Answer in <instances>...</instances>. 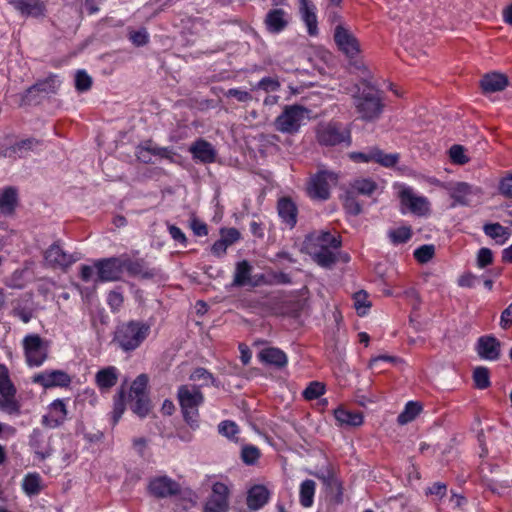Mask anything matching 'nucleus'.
I'll use <instances>...</instances> for the list:
<instances>
[{
  "mask_svg": "<svg viewBox=\"0 0 512 512\" xmlns=\"http://www.w3.org/2000/svg\"><path fill=\"white\" fill-rule=\"evenodd\" d=\"M483 231L488 237L500 244H503L510 236L509 229L500 223H487L484 225Z\"/></svg>",
  "mask_w": 512,
  "mask_h": 512,
  "instance_id": "35",
  "label": "nucleus"
},
{
  "mask_svg": "<svg viewBox=\"0 0 512 512\" xmlns=\"http://www.w3.org/2000/svg\"><path fill=\"white\" fill-rule=\"evenodd\" d=\"M258 357L261 362L274 366L278 369L284 368L288 362L286 354L279 348L275 347L262 349L259 352Z\"/></svg>",
  "mask_w": 512,
  "mask_h": 512,
  "instance_id": "28",
  "label": "nucleus"
},
{
  "mask_svg": "<svg viewBox=\"0 0 512 512\" xmlns=\"http://www.w3.org/2000/svg\"><path fill=\"white\" fill-rule=\"evenodd\" d=\"M180 485L167 476L152 479L149 483L150 493L157 498H166L180 493Z\"/></svg>",
  "mask_w": 512,
  "mask_h": 512,
  "instance_id": "18",
  "label": "nucleus"
},
{
  "mask_svg": "<svg viewBox=\"0 0 512 512\" xmlns=\"http://www.w3.org/2000/svg\"><path fill=\"white\" fill-rule=\"evenodd\" d=\"M123 267L130 276L141 279H152L159 274V270L150 268L143 258H132L126 254L123 255Z\"/></svg>",
  "mask_w": 512,
  "mask_h": 512,
  "instance_id": "15",
  "label": "nucleus"
},
{
  "mask_svg": "<svg viewBox=\"0 0 512 512\" xmlns=\"http://www.w3.org/2000/svg\"><path fill=\"white\" fill-rule=\"evenodd\" d=\"M476 351L480 358L496 361L501 355V342L494 336H481L477 340Z\"/></svg>",
  "mask_w": 512,
  "mask_h": 512,
  "instance_id": "20",
  "label": "nucleus"
},
{
  "mask_svg": "<svg viewBox=\"0 0 512 512\" xmlns=\"http://www.w3.org/2000/svg\"><path fill=\"white\" fill-rule=\"evenodd\" d=\"M16 395L17 388L10 378L8 368L0 364V410L10 415L19 414L21 404Z\"/></svg>",
  "mask_w": 512,
  "mask_h": 512,
  "instance_id": "8",
  "label": "nucleus"
},
{
  "mask_svg": "<svg viewBox=\"0 0 512 512\" xmlns=\"http://www.w3.org/2000/svg\"><path fill=\"white\" fill-rule=\"evenodd\" d=\"M334 416L341 427H357L363 423V415L361 412L347 410L343 407L337 408L334 411Z\"/></svg>",
  "mask_w": 512,
  "mask_h": 512,
  "instance_id": "29",
  "label": "nucleus"
},
{
  "mask_svg": "<svg viewBox=\"0 0 512 512\" xmlns=\"http://www.w3.org/2000/svg\"><path fill=\"white\" fill-rule=\"evenodd\" d=\"M338 175L328 170H319L310 176L306 184V193L312 200L326 201L330 198L331 188L336 186Z\"/></svg>",
  "mask_w": 512,
  "mask_h": 512,
  "instance_id": "6",
  "label": "nucleus"
},
{
  "mask_svg": "<svg viewBox=\"0 0 512 512\" xmlns=\"http://www.w3.org/2000/svg\"><path fill=\"white\" fill-rule=\"evenodd\" d=\"M15 10L25 17H43L46 13V5L42 0H9Z\"/></svg>",
  "mask_w": 512,
  "mask_h": 512,
  "instance_id": "21",
  "label": "nucleus"
},
{
  "mask_svg": "<svg viewBox=\"0 0 512 512\" xmlns=\"http://www.w3.org/2000/svg\"><path fill=\"white\" fill-rule=\"evenodd\" d=\"M500 326L507 330L512 326V303L503 310L500 317Z\"/></svg>",
  "mask_w": 512,
  "mask_h": 512,
  "instance_id": "63",
  "label": "nucleus"
},
{
  "mask_svg": "<svg viewBox=\"0 0 512 512\" xmlns=\"http://www.w3.org/2000/svg\"><path fill=\"white\" fill-rule=\"evenodd\" d=\"M97 269V281L108 282L120 280L124 271L123 255L98 260L94 263Z\"/></svg>",
  "mask_w": 512,
  "mask_h": 512,
  "instance_id": "11",
  "label": "nucleus"
},
{
  "mask_svg": "<svg viewBox=\"0 0 512 512\" xmlns=\"http://www.w3.org/2000/svg\"><path fill=\"white\" fill-rule=\"evenodd\" d=\"M92 78L84 71L79 70L75 75V87L78 91L84 92L91 88Z\"/></svg>",
  "mask_w": 512,
  "mask_h": 512,
  "instance_id": "51",
  "label": "nucleus"
},
{
  "mask_svg": "<svg viewBox=\"0 0 512 512\" xmlns=\"http://www.w3.org/2000/svg\"><path fill=\"white\" fill-rule=\"evenodd\" d=\"M389 237L394 244L406 243L412 237L409 227H400L389 232Z\"/></svg>",
  "mask_w": 512,
  "mask_h": 512,
  "instance_id": "49",
  "label": "nucleus"
},
{
  "mask_svg": "<svg viewBox=\"0 0 512 512\" xmlns=\"http://www.w3.org/2000/svg\"><path fill=\"white\" fill-rule=\"evenodd\" d=\"M39 144V140L35 138H27L13 142L12 138L7 136L0 143V157H24L29 151L34 150Z\"/></svg>",
  "mask_w": 512,
  "mask_h": 512,
  "instance_id": "12",
  "label": "nucleus"
},
{
  "mask_svg": "<svg viewBox=\"0 0 512 512\" xmlns=\"http://www.w3.org/2000/svg\"><path fill=\"white\" fill-rule=\"evenodd\" d=\"M119 370L115 366H107L95 374V384L101 393H108L117 384Z\"/></svg>",
  "mask_w": 512,
  "mask_h": 512,
  "instance_id": "24",
  "label": "nucleus"
},
{
  "mask_svg": "<svg viewBox=\"0 0 512 512\" xmlns=\"http://www.w3.org/2000/svg\"><path fill=\"white\" fill-rule=\"evenodd\" d=\"M344 208L351 215H358L362 211L361 205L354 197V194L350 192H348V195L345 199Z\"/></svg>",
  "mask_w": 512,
  "mask_h": 512,
  "instance_id": "57",
  "label": "nucleus"
},
{
  "mask_svg": "<svg viewBox=\"0 0 512 512\" xmlns=\"http://www.w3.org/2000/svg\"><path fill=\"white\" fill-rule=\"evenodd\" d=\"M22 488L29 496L38 495L43 489L41 476L36 472L27 474L23 479Z\"/></svg>",
  "mask_w": 512,
  "mask_h": 512,
  "instance_id": "38",
  "label": "nucleus"
},
{
  "mask_svg": "<svg viewBox=\"0 0 512 512\" xmlns=\"http://www.w3.org/2000/svg\"><path fill=\"white\" fill-rule=\"evenodd\" d=\"M226 96L227 97H233L237 101L243 102V103L250 102L253 99V96H252V94L250 92L244 91V90H240V89H237V88L229 89L226 92Z\"/></svg>",
  "mask_w": 512,
  "mask_h": 512,
  "instance_id": "62",
  "label": "nucleus"
},
{
  "mask_svg": "<svg viewBox=\"0 0 512 512\" xmlns=\"http://www.w3.org/2000/svg\"><path fill=\"white\" fill-rule=\"evenodd\" d=\"M316 483L311 479H306L300 485L299 501L304 508L313 505Z\"/></svg>",
  "mask_w": 512,
  "mask_h": 512,
  "instance_id": "36",
  "label": "nucleus"
},
{
  "mask_svg": "<svg viewBox=\"0 0 512 512\" xmlns=\"http://www.w3.org/2000/svg\"><path fill=\"white\" fill-rule=\"evenodd\" d=\"M507 85L508 78L500 73L486 74L481 80V88L487 93L502 91Z\"/></svg>",
  "mask_w": 512,
  "mask_h": 512,
  "instance_id": "30",
  "label": "nucleus"
},
{
  "mask_svg": "<svg viewBox=\"0 0 512 512\" xmlns=\"http://www.w3.org/2000/svg\"><path fill=\"white\" fill-rule=\"evenodd\" d=\"M129 40L137 47L144 46L148 43V34L145 29L129 32Z\"/></svg>",
  "mask_w": 512,
  "mask_h": 512,
  "instance_id": "58",
  "label": "nucleus"
},
{
  "mask_svg": "<svg viewBox=\"0 0 512 512\" xmlns=\"http://www.w3.org/2000/svg\"><path fill=\"white\" fill-rule=\"evenodd\" d=\"M435 253L433 245H422L414 251V257L419 263H427Z\"/></svg>",
  "mask_w": 512,
  "mask_h": 512,
  "instance_id": "50",
  "label": "nucleus"
},
{
  "mask_svg": "<svg viewBox=\"0 0 512 512\" xmlns=\"http://www.w3.org/2000/svg\"><path fill=\"white\" fill-rule=\"evenodd\" d=\"M400 159L398 153H385L378 147H373V163H377L383 167H394Z\"/></svg>",
  "mask_w": 512,
  "mask_h": 512,
  "instance_id": "39",
  "label": "nucleus"
},
{
  "mask_svg": "<svg viewBox=\"0 0 512 512\" xmlns=\"http://www.w3.org/2000/svg\"><path fill=\"white\" fill-rule=\"evenodd\" d=\"M228 497L229 489L227 485L216 482L212 486V493L205 504L204 512H227L229 507Z\"/></svg>",
  "mask_w": 512,
  "mask_h": 512,
  "instance_id": "14",
  "label": "nucleus"
},
{
  "mask_svg": "<svg viewBox=\"0 0 512 512\" xmlns=\"http://www.w3.org/2000/svg\"><path fill=\"white\" fill-rule=\"evenodd\" d=\"M150 325L141 321L131 320L118 327L115 341L119 347L128 352L137 349L147 338Z\"/></svg>",
  "mask_w": 512,
  "mask_h": 512,
  "instance_id": "5",
  "label": "nucleus"
},
{
  "mask_svg": "<svg viewBox=\"0 0 512 512\" xmlns=\"http://www.w3.org/2000/svg\"><path fill=\"white\" fill-rule=\"evenodd\" d=\"M314 132L315 140L321 147L350 146L352 142L351 129L338 120L320 121L315 126Z\"/></svg>",
  "mask_w": 512,
  "mask_h": 512,
  "instance_id": "3",
  "label": "nucleus"
},
{
  "mask_svg": "<svg viewBox=\"0 0 512 512\" xmlns=\"http://www.w3.org/2000/svg\"><path fill=\"white\" fill-rule=\"evenodd\" d=\"M107 301L113 311H118L123 305L124 297L121 292L113 290L109 292Z\"/></svg>",
  "mask_w": 512,
  "mask_h": 512,
  "instance_id": "59",
  "label": "nucleus"
},
{
  "mask_svg": "<svg viewBox=\"0 0 512 512\" xmlns=\"http://www.w3.org/2000/svg\"><path fill=\"white\" fill-rule=\"evenodd\" d=\"M280 86V82L277 78L264 77L257 83L255 89H260L265 92H275L280 88Z\"/></svg>",
  "mask_w": 512,
  "mask_h": 512,
  "instance_id": "56",
  "label": "nucleus"
},
{
  "mask_svg": "<svg viewBox=\"0 0 512 512\" xmlns=\"http://www.w3.org/2000/svg\"><path fill=\"white\" fill-rule=\"evenodd\" d=\"M269 499V491L263 485H255L247 495V505L250 509L258 510L263 507Z\"/></svg>",
  "mask_w": 512,
  "mask_h": 512,
  "instance_id": "33",
  "label": "nucleus"
},
{
  "mask_svg": "<svg viewBox=\"0 0 512 512\" xmlns=\"http://www.w3.org/2000/svg\"><path fill=\"white\" fill-rule=\"evenodd\" d=\"M450 197L454 199V204L468 205V197L480 192V189L474 188L466 182L449 183L445 186Z\"/></svg>",
  "mask_w": 512,
  "mask_h": 512,
  "instance_id": "22",
  "label": "nucleus"
},
{
  "mask_svg": "<svg viewBox=\"0 0 512 512\" xmlns=\"http://www.w3.org/2000/svg\"><path fill=\"white\" fill-rule=\"evenodd\" d=\"M218 431L221 435L229 439H234L238 434L239 429L235 422L225 420L218 425Z\"/></svg>",
  "mask_w": 512,
  "mask_h": 512,
  "instance_id": "52",
  "label": "nucleus"
},
{
  "mask_svg": "<svg viewBox=\"0 0 512 512\" xmlns=\"http://www.w3.org/2000/svg\"><path fill=\"white\" fill-rule=\"evenodd\" d=\"M325 392V385L318 381L311 382L303 391V397L306 400H315L322 396Z\"/></svg>",
  "mask_w": 512,
  "mask_h": 512,
  "instance_id": "47",
  "label": "nucleus"
},
{
  "mask_svg": "<svg viewBox=\"0 0 512 512\" xmlns=\"http://www.w3.org/2000/svg\"><path fill=\"white\" fill-rule=\"evenodd\" d=\"M323 483L330 489L331 492L336 493L337 502H342L343 487L339 479L332 473L326 476H319Z\"/></svg>",
  "mask_w": 512,
  "mask_h": 512,
  "instance_id": "46",
  "label": "nucleus"
},
{
  "mask_svg": "<svg viewBox=\"0 0 512 512\" xmlns=\"http://www.w3.org/2000/svg\"><path fill=\"white\" fill-rule=\"evenodd\" d=\"M33 382L40 384L45 388H50L53 386H68L71 382L69 375L61 370H54L51 372H42L36 374L33 377Z\"/></svg>",
  "mask_w": 512,
  "mask_h": 512,
  "instance_id": "23",
  "label": "nucleus"
},
{
  "mask_svg": "<svg viewBox=\"0 0 512 512\" xmlns=\"http://www.w3.org/2000/svg\"><path fill=\"white\" fill-rule=\"evenodd\" d=\"M23 349L27 364L39 367L48 357L49 342L38 334H29L23 339Z\"/></svg>",
  "mask_w": 512,
  "mask_h": 512,
  "instance_id": "10",
  "label": "nucleus"
},
{
  "mask_svg": "<svg viewBox=\"0 0 512 512\" xmlns=\"http://www.w3.org/2000/svg\"><path fill=\"white\" fill-rule=\"evenodd\" d=\"M46 262L53 268L65 269L75 263L79 258L66 253L59 243L52 244L45 252Z\"/></svg>",
  "mask_w": 512,
  "mask_h": 512,
  "instance_id": "16",
  "label": "nucleus"
},
{
  "mask_svg": "<svg viewBox=\"0 0 512 512\" xmlns=\"http://www.w3.org/2000/svg\"><path fill=\"white\" fill-rule=\"evenodd\" d=\"M189 151L192 153L193 158L202 163H213L216 159V151L212 144L204 139L196 140L191 146Z\"/></svg>",
  "mask_w": 512,
  "mask_h": 512,
  "instance_id": "27",
  "label": "nucleus"
},
{
  "mask_svg": "<svg viewBox=\"0 0 512 512\" xmlns=\"http://www.w3.org/2000/svg\"><path fill=\"white\" fill-rule=\"evenodd\" d=\"M19 205L18 189L8 186L0 190V212L5 216L15 213Z\"/></svg>",
  "mask_w": 512,
  "mask_h": 512,
  "instance_id": "26",
  "label": "nucleus"
},
{
  "mask_svg": "<svg viewBox=\"0 0 512 512\" xmlns=\"http://www.w3.org/2000/svg\"><path fill=\"white\" fill-rule=\"evenodd\" d=\"M353 300H354V307L357 311V314L359 316L366 315L372 305L369 300V296H368L367 292L364 290L356 292L353 295Z\"/></svg>",
  "mask_w": 512,
  "mask_h": 512,
  "instance_id": "45",
  "label": "nucleus"
},
{
  "mask_svg": "<svg viewBox=\"0 0 512 512\" xmlns=\"http://www.w3.org/2000/svg\"><path fill=\"white\" fill-rule=\"evenodd\" d=\"M219 233L221 241L228 247L239 241L241 238V233L234 227L221 228Z\"/></svg>",
  "mask_w": 512,
  "mask_h": 512,
  "instance_id": "48",
  "label": "nucleus"
},
{
  "mask_svg": "<svg viewBox=\"0 0 512 512\" xmlns=\"http://www.w3.org/2000/svg\"><path fill=\"white\" fill-rule=\"evenodd\" d=\"M190 380L192 381H204L203 385H208L209 383L214 384L215 378L213 375L206 370L205 368L198 367L194 369V371L191 373Z\"/></svg>",
  "mask_w": 512,
  "mask_h": 512,
  "instance_id": "54",
  "label": "nucleus"
},
{
  "mask_svg": "<svg viewBox=\"0 0 512 512\" xmlns=\"http://www.w3.org/2000/svg\"><path fill=\"white\" fill-rule=\"evenodd\" d=\"M300 4V12L302 19L307 26L308 33L309 35L314 36L318 32V22L317 16L315 14V6L308 0H300Z\"/></svg>",
  "mask_w": 512,
  "mask_h": 512,
  "instance_id": "32",
  "label": "nucleus"
},
{
  "mask_svg": "<svg viewBox=\"0 0 512 512\" xmlns=\"http://www.w3.org/2000/svg\"><path fill=\"white\" fill-rule=\"evenodd\" d=\"M334 41L349 59L356 70H366L362 60L356 59L360 53V43L354 34L343 25H336L334 30Z\"/></svg>",
  "mask_w": 512,
  "mask_h": 512,
  "instance_id": "7",
  "label": "nucleus"
},
{
  "mask_svg": "<svg viewBox=\"0 0 512 512\" xmlns=\"http://www.w3.org/2000/svg\"><path fill=\"white\" fill-rule=\"evenodd\" d=\"M349 156L351 160L357 163H373V147L364 152H352Z\"/></svg>",
  "mask_w": 512,
  "mask_h": 512,
  "instance_id": "61",
  "label": "nucleus"
},
{
  "mask_svg": "<svg viewBox=\"0 0 512 512\" xmlns=\"http://www.w3.org/2000/svg\"><path fill=\"white\" fill-rule=\"evenodd\" d=\"M308 110L301 105H286L274 121L277 131L287 134H295L299 131Z\"/></svg>",
  "mask_w": 512,
  "mask_h": 512,
  "instance_id": "9",
  "label": "nucleus"
},
{
  "mask_svg": "<svg viewBox=\"0 0 512 512\" xmlns=\"http://www.w3.org/2000/svg\"><path fill=\"white\" fill-rule=\"evenodd\" d=\"M130 409L141 418L148 415L150 411V400L148 396L128 397Z\"/></svg>",
  "mask_w": 512,
  "mask_h": 512,
  "instance_id": "41",
  "label": "nucleus"
},
{
  "mask_svg": "<svg viewBox=\"0 0 512 512\" xmlns=\"http://www.w3.org/2000/svg\"><path fill=\"white\" fill-rule=\"evenodd\" d=\"M200 386L184 384L178 387L177 400L185 422L192 428L198 427L199 407L204 402Z\"/></svg>",
  "mask_w": 512,
  "mask_h": 512,
  "instance_id": "4",
  "label": "nucleus"
},
{
  "mask_svg": "<svg viewBox=\"0 0 512 512\" xmlns=\"http://www.w3.org/2000/svg\"><path fill=\"white\" fill-rule=\"evenodd\" d=\"M290 23L289 13L282 8H274L268 11L264 24L271 34H279L284 31Z\"/></svg>",
  "mask_w": 512,
  "mask_h": 512,
  "instance_id": "19",
  "label": "nucleus"
},
{
  "mask_svg": "<svg viewBox=\"0 0 512 512\" xmlns=\"http://www.w3.org/2000/svg\"><path fill=\"white\" fill-rule=\"evenodd\" d=\"M422 406L418 402L410 401L406 404L405 409L398 415L397 421L404 425L413 421L421 412Z\"/></svg>",
  "mask_w": 512,
  "mask_h": 512,
  "instance_id": "43",
  "label": "nucleus"
},
{
  "mask_svg": "<svg viewBox=\"0 0 512 512\" xmlns=\"http://www.w3.org/2000/svg\"><path fill=\"white\" fill-rule=\"evenodd\" d=\"M449 155L455 164L464 165L469 162V158L465 155V149L461 145H453L449 150Z\"/></svg>",
  "mask_w": 512,
  "mask_h": 512,
  "instance_id": "53",
  "label": "nucleus"
},
{
  "mask_svg": "<svg viewBox=\"0 0 512 512\" xmlns=\"http://www.w3.org/2000/svg\"><path fill=\"white\" fill-rule=\"evenodd\" d=\"M149 378L146 374L138 375L130 386L128 397L148 396Z\"/></svg>",
  "mask_w": 512,
  "mask_h": 512,
  "instance_id": "42",
  "label": "nucleus"
},
{
  "mask_svg": "<svg viewBox=\"0 0 512 512\" xmlns=\"http://www.w3.org/2000/svg\"><path fill=\"white\" fill-rule=\"evenodd\" d=\"M474 385L477 389H487L490 387V371L488 368L483 366H478L473 370L472 375Z\"/></svg>",
  "mask_w": 512,
  "mask_h": 512,
  "instance_id": "44",
  "label": "nucleus"
},
{
  "mask_svg": "<svg viewBox=\"0 0 512 512\" xmlns=\"http://www.w3.org/2000/svg\"><path fill=\"white\" fill-rule=\"evenodd\" d=\"M277 211L282 221L294 228L297 224L298 208L295 202L290 197H281L277 201Z\"/></svg>",
  "mask_w": 512,
  "mask_h": 512,
  "instance_id": "25",
  "label": "nucleus"
},
{
  "mask_svg": "<svg viewBox=\"0 0 512 512\" xmlns=\"http://www.w3.org/2000/svg\"><path fill=\"white\" fill-rule=\"evenodd\" d=\"M113 401L112 420L113 424L116 425L126 409V392L123 386L114 395Z\"/></svg>",
  "mask_w": 512,
  "mask_h": 512,
  "instance_id": "40",
  "label": "nucleus"
},
{
  "mask_svg": "<svg viewBox=\"0 0 512 512\" xmlns=\"http://www.w3.org/2000/svg\"><path fill=\"white\" fill-rule=\"evenodd\" d=\"M351 95L355 110L362 120L373 121L380 117L384 103L377 88L364 81L354 86Z\"/></svg>",
  "mask_w": 512,
  "mask_h": 512,
  "instance_id": "2",
  "label": "nucleus"
},
{
  "mask_svg": "<svg viewBox=\"0 0 512 512\" xmlns=\"http://www.w3.org/2000/svg\"><path fill=\"white\" fill-rule=\"evenodd\" d=\"M342 246L341 236L331 231L318 230L309 233L303 242L304 251L319 266L331 269L340 259L347 262L349 256H342L340 248Z\"/></svg>",
  "mask_w": 512,
  "mask_h": 512,
  "instance_id": "1",
  "label": "nucleus"
},
{
  "mask_svg": "<svg viewBox=\"0 0 512 512\" xmlns=\"http://www.w3.org/2000/svg\"><path fill=\"white\" fill-rule=\"evenodd\" d=\"M58 89V81L55 75H50L47 78L36 82L34 85L27 89V97L32 93H40L42 96L55 94Z\"/></svg>",
  "mask_w": 512,
  "mask_h": 512,
  "instance_id": "34",
  "label": "nucleus"
},
{
  "mask_svg": "<svg viewBox=\"0 0 512 512\" xmlns=\"http://www.w3.org/2000/svg\"><path fill=\"white\" fill-rule=\"evenodd\" d=\"M377 189V183L372 179L359 178L351 184L350 193L371 196Z\"/></svg>",
  "mask_w": 512,
  "mask_h": 512,
  "instance_id": "37",
  "label": "nucleus"
},
{
  "mask_svg": "<svg viewBox=\"0 0 512 512\" xmlns=\"http://www.w3.org/2000/svg\"><path fill=\"white\" fill-rule=\"evenodd\" d=\"M493 262V254L489 248H481L477 255V265L480 268H485Z\"/></svg>",
  "mask_w": 512,
  "mask_h": 512,
  "instance_id": "60",
  "label": "nucleus"
},
{
  "mask_svg": "<svg viewBox=\"0 0 512 512\" xmlns=\"http://www.w3.org/2000/svg\"><path fill=\"white\" fill-rule=\"evenodd\" d=\"M68 411L66 404L62 399L54 400L48 406V412L42 417V425L47 428H57L67 419Z\"/></svg>",
  "mask_w": 512,
  "mask_h": 512,
  "instance_id": "17",
  "label": "nucleus"
},
{
  "mask_svg": "<svg viewBox=\"0 0 512 512\" xmlns=\"http://www.w3.org/2000/svg\"><path fill=\"white\" fill-rule=\"evenodd\" d=\"M253 267L247 260L236 263L232 286L244 287L251 284Z\"/></svg>",
  "mask_w": 512,
  "mask_h": 512,
  "instance_id": "31",
  "label": "nucleus"
},
{
  "mask_svg": "<svg viewBox=\"0 0 512 512\" xmlns=\"http://www.w3.org/2000/svg\"><path fill=\"white\" fill-rule=\"evenodd\" d=\"M260 457V451L257 447L252 445L244 446L241 452V458L244 463L251 465L254 464Z\"/></svg>",
  "mask_w": 512,
  "mask_h": 512,
  "instance_id": "55",
  "label": "nucleus"
},
{
  "mask_svg": "<svg viewBox=\"0 0 512 512\" xmlns=\"http://www.w3.org/2000/svg\"><path fill=\"white\" fill-rule=\"evenodd\" d=\"M499 189L502 195L512 198V175L501 180Z\"/></svg>",
  "mask_w": 512,
  "mask_h": 512,
  "instance_id": "64",
  "label": "nucleus"
},
{
  "mask_svg": "<svg viewBox=\"0 0 512 512\" xmlns=\"http://www.w3.org/2000/svg\"><path fill=\"white\" fill-rule=\"evenodd\" d=\"M400 203L408 211L418 216L429 212V201L424 196H418L410 187H403L399 192Z\"/></svg>",
  "mask_w": 512,
  "mask_h": 512,
  "instance_id": "13",
  "label": "nucleus"
}]
</instances>
